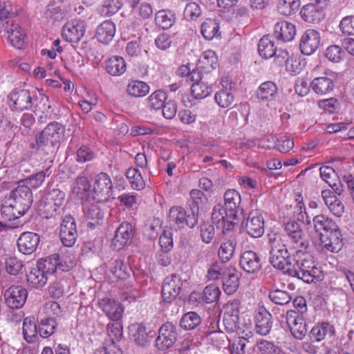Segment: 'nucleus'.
<instances>
[{
    "instance_id": "f257e3e1",
    "label": "nucleus",
    "mask_w": 354,
    "mask_h": 354,
    "mask_svg": "<svg viewBox=\"0 0 354 354\" xmlns=\"http://www.w3.org/2000/svg\"><path fill=\"white\" fill-rule=\"evenodd\" d=\"M304 250H296L292 255V266L288 269V274L307 283H315L322 279V271Z\"/></svg>"
},
{
    "instance_id": "f03ea898",
    "label": "nucleus",
    "mask_w": 354,
    "mask_h": 354,
    "mask_svg": "<svg viewBox=\"0 0 354 354\" xmlns=\"http://www.w3.org/2000/svg\"><path fill=\"white\" fill-rule=\"evenodd\" d=\"M64 133V128L61 124L57 122L49 123L36 136L37 150L53 156L55 153V145L59 142Z\"/></svg>"
},
{
    "instance_id": "7ed1b4c3",
    "label": "nucleus",
    "mask_w": 354,
    "mask_h": 354,
    "mask_svg": "<svg viewBox=\"0 0 354 354\" xmlns=\"http://www.w3.org/2000/svg\"><path fill=\"white\" fill-rule=\"evenodd\" d=\"M270 263L275 268L288 274V269L292 266V256H289L288 250L279 235L272 234L270 237Z\"/></svg>"
},
{
    "instance_id": "20e7f679",
    "label": "nucleus",
    "mask_w": 354,
    "mask_h": 354,
    "mask_svg": "<svg viewBox=\"0 0 354 354\" xmlns=\"http://www.w3.org/2000/svg\"><path fill=\"white\" fill-rule=\"evenodd\" d=\"M65 199V194L59 189L53 188L46 192L42 197L39 209L46 218H52L60 213Z\"/></svg>"
},
{
    "instance_id": "39448f33",
    "label": "nucleus",
    "mask_w": 354,
    "mask_h": 354,
    "mask_svg": "<svg viewBox=\"0 0 354 354\" xmlns=\"http://www.w3.org/2000/svg\"><path fill=\"white\" fill-rule=\"evenodd\" d=\"M198 213L187 212L180 206L171 207L169 213V222L171 227L183 229L185 226L194 228L198 223Z\"/></svg>"
},
{
    "instance_id": "423d86ee",
    "label": "nucleus",
    "mask_w": 354,
    "mask_h": 354,
    "mask_svg": "<svg viewBox=\"0 0 354 354\" xmlns=\"http://www.w3.org/2000/svg\"><path fill=\"white\" fill-rule=\"evenodd\" d=\"M284 230L292 247L296 250H306L309 245L302 224L299 221L291 220L284 225Z\"/></svg>"
},
{
    "instance_id": "0eeeda50",
    "label": "nucleus",
    "mask_w": 354,
    "mask_h": 354,
    "mask_svg": "<svg viewBox=\"0 0 354 354\" xmlns=\"http://www.w3.org/2000/svg\"><path fill=\"white\" fill-rule=\"evenodd\" d=\"M7 199L12 201L21 214L24 215L32 205V194L27 187L19 183Z\"/></svg>"
},
{
    "instance_id": "6e6552de",
    "label": "nucleus",
    "mask_w": 354,
    "mask_h": 354,
    "mask_svg": "<svg viewBox=\"0 0 354 354\" xmlns=\"http://www.w3.org/2000/svg\"><path fill=\"white\" fill-rule=\"evenodd\" d=\"M59 238L64 245L72 247L77 238L75 218L71 215L66 216L59 227Z\"/></svg>"
},
{
    "instance_id": "1a4fd4ad",
    "label": "nucleus",
    "mask_w": 354,
    "mask_h": 354,
    "mask_svg": "<svg viewBox=\"0 0 354 354\" xmlns=\"http://www.w3.org/2000/svg\"><path fill=\"white\" fill-rule=\"evenodd\" d=\"M177 339L176 328L171 322H166L158 330L156 346L159 350H166L174 345Z\"/></svg>"
},
{
    "instance_id": "9d476101",
    "label": "nucleus",
    "mask_w": 354,
    "mask_h": 354,
    "mask_svg": "<svg viewBox=\"0 0 354 354\" xmlns=\"http://www.w3.org/2000/svg\"><path fill=\"white\" fill-rule=\"evenodd\" d=\"M286 323L292 336L297 339H302L307 333V324L304 317L295 310L286 313Z\"/></svg>"
},
{
    "instance_id": "9b49d317",
    "label": "nucleus",
    "mask_w": 354,
    "mask_h": 354,
    "mask_svg": "<svg viewBox=\"0 0 354 354\" xmlns=\"http://www.w3.org/2000/svg\"><path fill=\"white\" fill-rule=\"evenodd\" d=\"M183 282L179 275L172 274L167 277L162 283V297L165 301L171 302L180 293Z\"/></svg>"
},
{
    "instance_id": "f8f14e48",
    "label": "nucleus",
    "mask_w": 354,
    "mask_h": 354,
    "mask_svg": "<svg viewBox=\"0 0 354 354\" xmlns=\"http://www.w3.org/2000/svg\"><path fill=\"white\" fill-rule=\"evenodd\" d=\"M113 183L110 176L104 172L95 177L93 191L98 201H106L111 195Z\"/></svg>"
},
{
    "instance_id": "ddd939ff",
    "label": "nucleus",
    "mask_w": 354,
    "mask_h": 354,
    "mask_svg": "<svg viewBox=\"0 0 354 354\" xmlns=\"http://www.w3.org/2000/svg\"><path fill=\"white\" fill-rule=\"evenodd\" d=\"M319 239L322 250L326 252H337L343 245L342 235L338 226L333 231L321 234Z\"/></svg>"
},
{
    "instance_id": "4468645a",
    "label": "nucleus",
    "mask_w": 354,
    "mask_h": 354,
    "mask_svg": "<svg viewBox=\"0 0 354 354\" xmlns=\"http://www.w3.org/2000/svg\"><path fill=\"white\" fill-rule=\"evenodd\" d=\"M319 43V32L314 29H308L301 37L299 48L302 54L311 55L317 50Z\"/></svg>"
},
{
    "instance_id": "2eb2a0df",
    "label": "nucleus",
    "mask_w": 354,
    "mask_h": 354,
    "mask_svg": "<svg viewBox=\"0 0 354 354\" xmlns=\"http://www.w3.org/2000/svg\"><path fill=\"white\" fill-rule=\"evenodd\" d=\"M27 290L21 286H11L4 292L7 306L12 309H17L24 306L27 298Z\"/></svg>"
},
{
    "instance_id": "dca6fc26",
    "label": "nucleus",
    "mask_w": 354,
    "mask_h": 354,
    "mask_svg": "<svg viewBox=\"0 0 354 354\" xmlns=\"http://www.w3.org/2000/svg\"><path fill=\"white\" fill-rule=\"evenodd\" d=\"M9 97L17 110L24 111L33 108L35 91L30 92L25 89L14 91L10 94Z\"/></svg>"
},
{
    "instance_id": "f3484780",
    "label": "nucleus",
    "mask_w": 354,
    "mask_h": 354,
    "mask_svg": "<svg viewBox=\"0 0 354 354\" xmlns=\"http://www.w3.org/2000/svg\"><path fill=\"white\" fill-rule=\"evenodd\" d=\"M247 234L252 238H259L264 233V219L257 210L250 212L245 224Z\"/></svg>"
},
{
    "instance_id": "a211bd4d",
    "label": "nucleus",
    "mask_w": 354,
    "mask_h": 354,
    "mask_svg": "<svg viewBox=\"0 0 354 354\" xmlns=\"http://www.w3.org/2000/svg\"><path fill=\"white\" fill-rule=\"evenodd\" d=\"M99 308L108 318L112 321L120 320L123 315L124 308L120 302L114 299L104 297L98 301Z\"/></svg>"
},
{
    "instance_id": "6ab92c4d",
    "label": "nucleus",
    "mask_w": 354,
    "mask_h": 354,
    "mask_svg": "<svg viewBox=\"0 0 354 354\" xmlns=\"http://www.w3.org/2000/svg\"><path fill=\"white\" fill-rule=\"evenodd\" d=\"M39 241V236L37 233L23 232L17 239L18 250L24 254H31L37 248Z\"/></svg>"
},
{
    "instance_id": "aec40b11",
    "label": "nucleus",
    "mask_w": 354,
    "mask_h": 354,
    "mask_svg": "<svg viewBox=\"0 0 354 354\" xmlns=\"http://www.w3.org/2000/svg\"><path fill=\"white\" fill-rule=\"evenodd\" d=\"M272 315L264 306H259L254 316L255 330L257 333L261 335H268L272 328Z\"/></svg>"
},
{
    "instance_id": "412c9836",
    "label": "nucleus",
    "mask_w": 354,
    "mask_h": 354,
    "mask_svg": "<svg viewBox=\"0 0 354 354\" xmlns=\"http://www.w3.org/2000/svg\"><path fill=\"white\" fill-rule=\"evenodd\" d=\"M203 76L201 72L192 70L191 81L194 83L191 87L192 95L196 99H204L212 93V87L203 80Z\"/></svg>"
},
{
    "instance_id": "4be33fe9",
    "label": "nucleus",
    "mask_w": 354,
    "mask_h": 354,
    "mask_svg": "<svg viewBox=\"0 0 354 354\" xmlns=\"http://www.w3.org/2000/svg\"><path fill=\"white\" fill-rule=\"evenodd\" d=\"M239 264L241 268L249 274L257 273L262 267L260 257L252 250H247L241 254Z\"/></svg>"
},
{
    "instance_id": "5701e85b",
    "label": "nucleus",
    "mask_w": 354,
    "mask_h": 354,
    "mask_svg": "<svg viewBox=\"0 0 354 354\" xmlns=\"http://www.w3.org/2000/svg\"><path fill=\"white\" fill-rule=\"evenodd\" d=\"M84 215L88 222L87 226L90 228L93 229L103 223L104 212L100 205L97 203L85 205Z\"/></svg>"
},
{
    "instance_id": "b1692460",
    "label": "nucleus",
    "mask_w": 354,
    "mask_h": 354,
    "mask_svg": "<svg viewBox=\"0 0 354 354\" xmlns=\"http://www.w3.org/2000/svg\"><path fill=\"white\" fill-rule=\"evenodd\" d=\"M8 39L10 44L17 48H22L25 44L26 34L19 24H6Z\"/></svg>"
},
{
    "instance_id": "393cba45",
    "label": "nucleus",
    "mask_w": 354,
    "mask_h": 354,
    "mask_svg": "<svg viewBox=\"0 0 354 354\" xmlns=\"http://www.w3.org/2000/svg\"><path fill=\"white\" fill-rule=\"evenodd\" d=\"M132 234V226L128 222L122 223L117 228L112 240V246L120 250L128 243Z\"/></svg>"
},
{
    "instance_id": "a878e982",
    "label": "nucleus",
    "mask_w": 354,
    "mask_h": 354,
    "mask_svg": "<svg viewBox=\"0 0 354 354\" xmlns=\"http://www.w3.org/2000/svg\"><path fill=\"white\" fill-rule=\"evenodd\" d=\"M84 24H66L62 28V37L70 42H77L84 35Z\"/></svg>"
},
{
    "instance_id": "bb28decb",
    "label": "nucleus",
    "mask_w": 354,
    "mask_h": 354,
    "mask_svg": "<svg viewBox=\"0 0 354 354\" xmlns=\"http://www.w3.org/2000/svg\"><path fill=\"white\" fill-rule=\"evenodd\" d=\"M218 65V58L214 51L207 50L203 52L198 60L196 71L209 73L214 70Z\"/></svg>"
},
{
    "instance_id": "cd10ccee",
    "label": "nucleus",
    "mask_w": 354,
    "mask_h": 354,
    "mask_svg": "<svg viewBox=\"0 0 354 354\" xmlns=\"http://www.w3.org/2000/svg\"><path fill=\"white\" fill-rule=\"evenodd\" d=\"M91 189V184L85 176H78L71 185V194L74 198L80 200L87 198Z\"/></svg>"
},
{
    "instance_id": "c85d7f7f",
    "label": "nucleus",
    "mask_w": 354,
    "mask_h": 354,
    "mask_svg": "<svg viewBox=\"0 0 354 354\" xmlns=\"http://www.w3.org/2000/svg\"><path fill=\"white\" fill-rule=\"evenodd\" d=\"M297 33L294 24H275L274 35L278 40L283 42L292 41Z\"/></svg>"
},
{
    "instance_id": "c756f323",
    "label": "nucleus",
    "mask_w": 354,
    "mask_h": 354,
    "mask_svg": "<svg viewBox=\"0 0 354 354\" xmlns=\"http://www.w3.org/2000/svg\"><path fill=\"white\" fill-rule=\"evenodd\" d=\"M334 326L328 323L322 322L314 326L310 330V335L316 342H321L324 339H330L335 335Z\"/></svg>"
},
{
    "instance_id": "7c9ffc66",
    "label": "nucleus",
    "mask_w": 354,
    "mask_h": 354,
    "mask_svg": "<svg viewBox=\"0 0 354 354\" xmlns=\"http://www.w3.org/2000/svg\"><path fill=\"white\" fill-rule=\"evenodd\" d=\"M109 277L113 281L124 280L129 276V269L120 259L110 262Z\"/></svg>"
},
{
    "instance_id": "2f4dec72",
    "label": "nucleus",
    "mask_w": 354,
    "mask_h": 354,
    "mask_svg": "<svg viewBox=\"0 0 354 354\" xmlns=\"http://www.w3.org/2000/svg\"><path fill=\"white\" fill-rule=\"evenodd\" d=\"M313 222L315 230L319 233V236L321 234L333 231V230H335L338 226L331 218L324 214L315 216L313 219Z\"/></svg>"
},
{
    "instance_id": "473e14b6",
    "label": "nucleus",
    "mask_w": 354,
    "mask_h": 354,
    "mask_svg": "<svg viewBox=\"0 0 354 354\" xmlns=\"http://www.w3.org/2000/svg\"><path fill=\"white\" fill-rule=\"evenodd\" d=\"M223 261H215L212 263L207 270L206 278L209 281H215L218 279H223L226 273L232 268L225 264Z\"/></svg>"
},
{
    "instance_id": "72a5a7b5",
    "label": "nucleus",
    "mask_w": 354,
    "mask_h": 354,
    "mask_svg": "<svg viewBox=\"0 0 354 354\" xmlns=\"http://www.w3.org/2000/svg\"><path fill=\"white\" fill-rule=\"evenodd\" d=\"M106 72L113 76L122 75L127 70V64L122 57L113 56L106 63Z\"/></svg>"
},
{
    "instance_id": "f704fd0d",
    "label": "nucleus",
    "mask_w": 354,
    "mask_h": 354,
    "mask_svg": "<svg viewBox=\"0 0 354 354\" xmlns=\"http://www.w3.org/2000/svg\"><path fill=\"white\" fill-rule=\"evenodd\" d=\"M320 176L322 178L332 187L335 194L340 195L343 191L342 186L339 182H334L336 178L335 171L329 166H322L319 168Z\"/></svg>"
},
{
    "instance_id": "c9c22d12",
    "label": "nucleus",
    "mask_w": 354,
    "mask_h": 354,
    "mask_svg": "<svg viewBox=\"0 0 354 354\" xmlns=\"http://www.w3.org/2000/svg\"><path fill=\"white\" fill-rule=\"evenodd\" d=\"M313 91L318 95H326L334 88V83L330 77L323 76L315 78L310 84Z\"/></svg>"
},
{
    "instance_id": "e433bc0d",
    "label": "nucleus",
    "mask_w": 354,
    "mask_h": 354,
    "mask_svg": "<svg viewBox=\"0 0 354 354\" xmlns=\"http://www.w3.org/2000/svg\"><path fill=\"white\" fill-rule=\"evenodd\" d=\"M277 86L271 81L262 83L257 91V97L262 101L274 100L277 95Z\"/></svg>"
},
{
    "instance_id": "4c0bfd02",
    "label": "nucleus",
    "mask_w": 354,
    "mask_h": 354,
    "mask_svg": "<svg viewBox=\"0 0 354 354\" xmlns=\"http://www.w3.org/2000/svg\"><path fill=\"white\" fill-rule=\"evenodd\" d=\"M65 9L62 1H53L48 5L46 18L49 21H59L64 19Z\"/></svg>"
},
{
    "instance_id": "58836bf2",
    "label": "nucleus",
    "mask_w": 354,
    "mask_h": 354,
    "mask_svg": "<svg viewBox=\"0 0 354 354\" xmlns=\"http://www.w3.org/2000/svg\"><path fill=\"white\" fill-rule=\"evenodd\" d=\"M125 176L132 189L140 191L145 188L146 182L144 180L141 172L136 167H129L127 169Z\"/></svg>"
},
{
    "instance_id": "ea45409f",
    "label": "nucleus",
    "mask_w": 354,
    "mask_h": 354,
    "mask_svg": "<svg viewBox=\"0 0 354 354\" xmlns=\"http://www.w3.org/2000/svg\"><path fill=\"white\" fill-rule=\"evenodd\" d=\"M225 207L231 212V216H235L241 204L240 194L235 189H228L224 194Z\"/></svg>"
},
{
    "instance_id": "a19ab883",
    "label": "nucleus",
    "mask_w": 354,
    "mask_h": 354,
    "mask_svg": "<svg viewBox=\"0 0 354 354\" xmlns=\"http://www.w3.org/2000/svg\"><path fill=\"white\" fill-rule=\"evenodd\" d=\"M127 93L133 97H142L149 93L150 87L145 82L131 80L127 86Z\"/></svg>"
},
{
    "instance_id": "79ce46f5",
    "label": "nucleus",
    "mask_w": 354,
    "mask_h": 354,
    "mask_svg": "<svg viewBox=\"0 0 354 354\" xmlns=\"http://www.w3.org/2000/svg\"><path fill=\"white\" fill-rule=\"evenodd\" d=\"M131 338L136 344L145 346L149 341V336L145 326L142 324H133L129 327Z\"/></svg>"
},
{
    "instance_id": "37998d69",
    "label": "nucleus",
    "mask_w": 354,
    "mask_h": 354,
    "mask_svg": "<svg viewBox=\"0 0 354 354\" xmlns=\"http://www.w3.org/2000/svg\"><path fill=\"white\" fill-rule=\"evenodd\" d=\"M115 33L114 24H100L96 28L95 37L100 42L108 44L113 39Z\"/></svg>"
},
{
    "instance_id": "c03bdc74",
    "label": "nucleus",
    "mask_w": 354,
    "mask_h": 354,
    "mask_svg": "<svg viewBox=\"0 0 354 354\" xmlns=\"http://www.w3.org/2000/svg\"><path fill=\"white\" fill-rule=\"evenodd\" d=\"M236 241L234 237H230L222 242L218 250V255L219 259L225 262H228L234 256Z\"/></svg>"
},
{
    "instance_id": "a18cd8bd",
    "label": "nucleus",
    "mask_w": 354,
    "mask_h": 354,
    "mask_svg": "<svg viewBox=\"0 0 354 354\" xmlns=\"http://www.w3.org/2000/svg\"><path fill=\"white\" fill-rule=\"evenodd\" d=\"M224 291L227 295H232L236 292L239 285V276L233 268L230 269L226 275L222 279Z\"/></svg>"
},
{
    "instance_id": "49530a36",
    "label": "nucleus",
    "mask_w": 354,
    "mask_h": 354,
    "mask_svg": "<svg viewBox=\"0 0 354 354\" xmlns=\"http://www.w3.org/2000/svg\"><path fill=\"white\" fill-rule=\"evenodd\" d=\"M28 283L34 288L44 286L48 279V277L37 266L32 268L26 275Z\"/></svg>"
},
{
    "instance_id": "de8ad7c7",
    "label": "nucleus",
    "mask_w": 354,
    "mask_h": 354,
    "mask_svg": "<svg viewBox=\"0 0 354 354\" xmlns=\"http://www.w3.org/2000/svg\"><path fill=\"white\" fill-rule=\"evenodd\" d=\"M59 265L58 255L55 254L45 259L38 261L37 266L48 277L53 274L57 270Z\"/></svg>"
},
{
    "instance_id": "09e8293b",
    "label": "nucleus",
    "mask_w": 354,
    "mask_h": 354,
    "mask_svg": "<svg viewBox=\"0 0 354 354\" xmlns=\"http://www.w3.org/2000/svg\"><path fill=\"white\" fill-rule=\"evenodd\" d=\"M23 335L28 343H33L37 339L38 327H37L34 317H26L23 322Z\"/></svg>"
},
{
    "instance_id": "8fccbe9b",
    "label": "nucleus",
    "mask_w": 354,
    "mask_h": 354,
    "mask_svg": "<svg viewBox=\"0 0 354 354\" xmlns=\"http://www.w3.org/2000/svg\"><path fill=\"white\" fill-rule=\"evenodd\" d=\"M1 218L4 221H14L23 216L21 212H19L18 209L15 208L12 201L5 198L3 203L1 205Z\"/></svg>"
},
{
    "instance_id": "3c124183",
    "label": "nucleus",
    "mask_w": 354,
    "mask_h": 354,
    "mask_svg": "<svg viewBox=\"0 0 354 354\" xmlns=\"http://www.w3.org/2000/svg\"><path fill=\"white\" fill-rule=\"evenodd\" d=\"M277 48L274 46V42L270 39V37L263 36L259 42L258 51L261 57L264 59H269L275 54Z\"/></svg>"
},
{
    "instance_id": "603ef678",
    "label": "nucleus",
    "mask_w": 354,
    "mask_h": 354,
    "mask_svg": "<svg viewBox=\"0 0 354 354\" xmlns=\"http://www.w3.org/2000/svg\"><path fill=\"white\" fill-rule=\"evenodd\" d=\"M300 15L303 20L307 22L321 21L323 15L322 12L312 3H308L304 6L301 9Z\"/></svg>"
},
{
    "instance_id": "864d4df0",
    "label": "nucleus",
    "mask_w": 354,
    "mask_h": 354,
    "mask_svg": "<svg viewBox=\"0 0 354 354\" xmlns=\"http://www.w3.org/2000/svg\"><path fill=\"white\" fill-rule=\"evenodd\" d=\"M201 322V317L195 312L185 313L180 321V327L185 330H193Z\"/></svg>"
},
{
    "instance_id": "5fc2aeb1",
    "label": "nucleus",
    "mask_w": 354,
    "mask_h": 354,
    "mask_svg": "<svg viewBox=\"0 0 354 354\" xmlns=\"http://www.w3.org/2000/svg\"><path fill=\"white\" fill-rule=\"evenodd\" d=\"M167 98V93L162 90L152 93L147 98L148 106L151 109L159 110L165 103Z\"/></svg>"
},
{
    "instance_id": "6e6d98bb",
    "label": "nucleus",
    "mask_w": 354,
    "mask_h": 354,
    "mask_svg": "<svg viewBox=\"0 0 354 354\" xmlns=\"http://www.w3.org/2000/svg\"><path fill=\"white\" fill-rule=\"evenodd\" d=\"M214 100L220 107L230 108L234 101V96L229 90L222 89L215 93Z\"/></svg>"
},
{
    "instance_id": "4d7b16f0",
    "label": "nucleus",
    "mask_w": 354,
    "mask_h": 354,
    "mask_svg": "<svg viewBox=\"0 0 354 354\" xmlns=\"http://www.w3.org/2000/svg\"><path fill=\"white\" fill-rule=\"evenodd\" d=\"M299 6V0H279L277 9L280 14L284 16H290L298 10Z\"/></svg>"
},
{
    "instance_id": "13d9d810",
    "label": "nucleus",
    "mask_w": 354,
    "mask_h": 354,
    "mask_svg": "<svg viewBox=\"0 0 354 354\" xmlns=\"http://www.w3.org/2000/svg\"><path fill=\"white\" fill-rule=\"evenodd\" d=\"M45 178L46 172L41 171L20 180L19 183L25 185L31 191L32 189H37L40 187L44 183Z\"/></svg>"
},
{
    "instance_id": "bf43d9fd",
    "label": "nucleus",
    "mask_w": 354,
    "mask_h": 354,
    "mask_svg": "<svg viewBox=\"0 0 354 354\" xmlns=\"http://www.w3.org/2000/svg\"><path fill=\"white\" fill-rule=\"evenodd\" d=\"M56 326L54 318L42 319L38 326V333L41 337L47 338L54 333Z\"/></svg>"
},
{
    "instance_id": "052dcab7",
    "label": "nucleus",
    "mask_w": 354,
    "mask_h": 354,
    "mask_svg": "<svg viewBox=\"0 0 354 354\" xmlns=\"http://www.w3.org/2000/svg\"><path fill=\"white\" fill-rule=\"evenodd\" d=\"M201 15V7L195 2L187 3L183 12L184 19L189 21L202 20Z\"/></svg>"
},
{
    "instance_id": "680f3d73",
    "label": "nucleus",
    "mask_w": 354,
    "mask_h": 354,
    "mask_svg": "<svg viewBox=\"0 0 354 354\" xmlns=\"http://www.w3.org/2000/svg\"><path fill=\"white\" fill-rule=\"evenodd\" d=\"M269 299L277 305H286L292 300L290 294L286 290L275 289L270 292Z\"/></svg>"
},
{
    "instance_id": "e2e57ef3",
    "label": "nucleus",
    "mask_w": 354,
    "mask_h": 354,
    "mask_svg": "<svg viewBox=\"0 0 354 354\" xmlns=\"http://www.w3.org/2000/svg\"><path fill=\"white\" fill-rule=\"evenodd\" d=\"M200 236L206 244L210 243L215 236L214 226L209 222H203L199 226Z\"/></svg>"
},
{
    "instance_id": "0e129e2a",
    "label": "nucleus",
    "mask_w": 354,
    "mask_h": 354,
    "mask_svg": "<svg viewBox=\"0 0 354 354\" xmlns=\"http://www.w3.org/2000/svg\"><path fill=\"white\" fill-rule=\"evenodd\" d=\"M256 346L261 354H285L281 348L265 339L258 341Z\"/></svg>"
},
{
    "instance_id": "69168bd1",
    "label": "nucleus",
    "mask_w": 354,
    "mask_h": 354,
    "mask_svg": "<svg viewBox=\"0 0 354 354\" xmlns=\"http://www.w3.org/2000/svg\"><path fill=\"white\" fill-rule=\"evenodd\" d=\"M218 8L223 9L219 14L221 19L225 21H231L230 10L237 3L238 0H216Z\"/></svg>"
},
{
    "instance_id": "338daca9",
    "label": "nucleus",
    "mask_w": 354,
    "mask_h": 354,
    "mask_svg": "<svg viewBox=\"0 0 354 354\" xmlns=\"http://www.w3.org/2000/svg\"><path fill=\"white\" fill-rule=\"evenodd\" d=\"M344 51L337 45L329 46L325 51L326 57L331 62L338 63L344 57Z\"/></svg>"
},
{
    "instance_id": "774afa93",
    "label": "nucleus",
    "mask_w": 354,
    "mask_h": 354,
    "mask_svg": "<svg viewBox=\"0 0 354 354\" xmlns=\"http://www.w3.org/2000/svg\"><path fill=\"white\" fill-rule=\"evenodd\" d=\"M33 100L35 102L33 107L35 110L41 111V113H47L50 109L48 97L43 93L35 92V97Z\"/></svg>"
}]
</instances>
